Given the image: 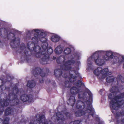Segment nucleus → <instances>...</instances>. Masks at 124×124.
Instances as JSON below:
<instances>
[{
    "instance_id": "f257e3e1",
    "label": "nucleus",
    "mask_w": 124,
    "mask_h": 124,
    "mask_svg": "<svg viewBox=\"0 0 124 124\" xmlns=\"http://www.w3.org/2000/svg\"><path fill=\"white\" fill-rule=\"evenodd\" d=\"M94 61L97 65L102 66L105 63V61H110L112 64H121L124 62V55L110 50H98L95 52L87 60L88 67L87 70L92 69V62Z\"/></svg>"
},
{
    "instance_id": "f03ea898",
    "label": "nucleus",
    "mask_w": 124,
    "mask_h": 124,
    "mask_svg": "<svg viewBox=\"0 0 124 124\" xmlns=\"http://www.w3.org/2000/svg\"><path fill=\"white\" fill-rule=\"evenodd\" d=\"M87 93L89 96L88 100H87L84 102L81 101H78L76 106L77 109L79 110L76 111L75 113V115L77 116H80L84 115L89 114L92 116L94 113V110L91 105L92 94L89 91H88L87 93H85L82 96H84L82 98L84 99L85 96V94Z\"/></svg>"
},
{
    "instance_id": "7ed1b4c3",
    "label": "nucleus",
    "mask_w": 124,
    "mask_h": 124,
    "mask_svg": "<svg viewBox=\"0 0 124 124\" xmlns=\"http://www.w3.org/2000/svg\"><path fill=\"white\" fill-rule=\"evenodd\" d=\"M118 88L115 86L113 87L110 89L111 93L108 94V97L111 100L110 107L112 110H116L120 106L124 107V92L120 93L119 91Z\"/></svg>"
},
{
    "instance_id": "20e7f679",
    "label": "nucleus",
    "mask_w": 124,
    "mask_h": 124,
    "mask_svg": "<svg viewBox=\"0 0 124 124\" xmlns=\"http://www.w3.org/2000/svg\"><path fill=\"white\" fill-rule=\"evenodd\" d=\"M81 54L80 53L78 52L74 53L73 54L69 56L68 58V60L64 62L65 61V58L63 57L64 59L63 62H62V70L63 69L66 70H71L70 71V77H69L70 81V82L74 81H75L76 77L73 76L72 74V72L75 73L77 76H79V74L78 71H76L71 70V68L70 65H73L75 62V60H80L81 58Z\"/></svg>"
},
{
    "instance_id": "39448f33",
    "label": "nucleus",
    "mask_w": 124,
    "mask_h": 124,
    "mask_svg": "<svg viewBox=\"0 0 124 124\" xmlns=\"http://www.w3.org/2000/svg\"><path fill=\"white\" fill-rule=\"evenodd\" d=\"M32 31L33 33L35 32L36 33L34 34V37L32 38L33 40L36 43L38 42L39 39L42 42V43L47 42V39L45 37L46 36L45 32H42L40 30L37 29H34Z\"/></svg>"
},
{
    "instance_id": "423d86ee",
    "label": "nucleus",
    "mask_w": 124,
    "mask_h": 124,
    "mask_svg": "<svg viewBox=\"0 0 124 124\" xmlns=\"http://www.w3.org/2000/svg\"><path fill=\"white\" fill-rule=\"evenodd\" d=\"M93 73L100 79L104 78L108 75L111 74V73L109 71L108 68L102 69L100 67H98L95 69L93 71Z\"/></svg>"
},
{
    "instance_id": "0eeeda50",
    "label": "nucleus",
    "mask_w": 124,
    "mask_h": 124,
    "mask_svg": "<svg viewBox=\"0 0 124 124\" xmlns=\"http://www.w3.org/2000/svg\"><path fill=\"white\" fill-rule=\"evenodd\" d=\"M32 42H28L27 45V48L30 51H33L35 52V54L36 56L37 57H40V54L39 52L40 51V47L38 46H36L35 47H34L35 44L34 43H36L32 39Z\"/></svg>"
},
{
    "instance_id": "6e6552de",
    "label": "nucleus",
    "mask_w": 124,
    "mask_h": 124,
    "mask_svg": "<svg viewBox=\"0 0 124 124\" xmlns=\"http://www.w3.org/2000/svg\"><path fill=\"white\" fill-rule=\"evenodd\" d=\"M106 81L108 83L112 82L113 85H116L121 83L124 82V79L121 75H119L117 78H114L113 76H110L107 77Z\"/></svg>"
},
{
    "instance_id": "1a4fd4ad",
    "label": "nucleus",
    "mask_w": 124,
    "mask_h": 124,
    "mask_svg": "<svg viewBox=\"0 0 124 124\" xmlns=\"http://www.w3.org/2000/svg\"><path fill=\"white\" fill-rule=\"evenodd\" d=\"M36 120L34 122L31 121L29 124H40V120L42 122V124H52L50 122L47 123L45 119V118L43 115L40 117L39 115H37L36 117Z\"/></svg>"
},
{
    "instance_id": "9d476101",
    "label": "nucleus",
    "mask_w": 124,
    "mask_h": 124,
    "mask_svg": "<svg viewBox=\"0 0 124 124\" xmlns=\"http://www.w3.org/2000/svg\"><path fill=\"white\" fill-rule=\"evenodd\" d=\"M83 85V83L80 81L77 82L75 85L77 86L78 88L73 86L71 88L70 90V93L72 94L75 95L80 92V90L78 87H80Z\"/></svg>"
},
{
    "instance_id": "9b49d317",
    "label": "nucleus",
    "mask_w": 124,
    "mask_h": 124,
    "mask_svg": "<svg viewBox=\"0 0 124 124\" xmlns=\"http://www.w3.org/2000/svg\"><path fill=\"white\" fill-rule=\"evenodd\" d=\"M48 45V44L47 42H45L44 43H41V45L42 48L41 49V53H40V51H39V52L40 54V57L42 55H43L45 54L46 53V50L47 48Z\"/></svg>"
},
{
    "instance_id": "f8f14e48",
    "label": "nucleus",
    "mask_w": 124,
    "mask_h": 124,
    "mask_svg": "<svg viewBox=\"0 0 124 124\" xmlns=\"http://www.w3.org/2000/svg\"><path fill=\"white\" fill-rule=\"evenodd\" d=\"M20 99L23 101L25 102L28 101L29 102H31L32 101V97L29 98L26 94H24L22 95L20 97Z\"/></svg>"
},
{
    "instance_id": "ddd939ff",
    "label": "nucleus",
    "mask_w": 124,
    "mask_h": 124,
    "mask_svg": "<svg viewBox=\"0 0 124 124\" xmlns=\"http://www.w3.org/2000/svg\"><path fill=\"white\" fill-rule=\"evenodd\" d=\"M16 112V111L15 109L8 108L5 111V114L6 115H8L10 114L15 113Z\"/></svg>"
},
{
    "instance_id": "4468645a",
    "label": "nucleus",
    "mask_w": 124,
    "mask_h": 124,
    "mask_svg": "<svg viewBox=\"0 0 124 124\" xmlns=\"http://www.w3.org/2000/svg\"><path fill=\"white\" fill-rule=\"evenodd\" d=\"M60 37L57 34H54L51 37V41L54 42H58L60 40Z\"/></svg>"
},
{
    "instance_id": "2eb2a0df",
    "label": "nucleus",
    "mask_w": 124,
    "mask_h": 124,
    "mask_svg": "<svg viewBox=\"0 0 124 124\" xmlns=\"http://www.w3.org/2000/svg\"><path fill=\"white\" fill-rule=\"evenodd\" d=\"M0 104L2 107L6 106L9 104H10V101L8 99H7L6 100L1 99L0 100Z\"/></svg>"
},
{
    "instance_id": "dca6fc26",
    "label": "nucleus",
    "mask_w": 124,
    "mask_h": 124,
    "mask_svg": "<svg viewBox=\"0 0 124 124\" xmlns=\"http://www.w3.org/2000/svg\"><path fill=\"white\" fill-rule=\"evenodd\" d=\"M54 73L57 78L59 80L61 79L62 73V70L61 69L55 70L54 71Z\"/></svg>"
},
{
    "instance_id": "f3484780",
    "label": "nucleus",
    "mask_w": 124,
    "mask_h": 124,
    "mask_svg": "<svg viewBox=\"0 0 124 124\" xmlns=\"http://www.w3.org/2000/svg\"><path fill=\"white\" fill-rule=\"evenodd\" d=\"M75 100L74 96H71L69 99L67 101V102L68 104L73 106L75 104Z\"/></svg>"
},
{
    "instance_id": "a211bd4d",
    "label": "nucleus",
    "mask_w": 124,
    "mask_h": 124,
    "mask_svg": "<svg viewBox=\"0 0 124 124\" xmlns=\"http://www.w3.org/2000/svg\"><path fill=\"white\" fill-rule=\"evenodd\" d=\"M14 95V98L12 101H10V105H16L19 102V100L17 98V96L14 94L13 95Z\"/></svg>"
},
{
    "instance_id": "6ab92c4d",
    "label": "nucleus",
    "mask_w": 124,
    "mask_h": 124,
    "mask_svg": "<svg viewBox=\"0 0 124 124\" xmlns=\"http://www.w3.org/2000/svg\"><path fill=\"white\" fill-rule=\"evenodd\" d=\"M49 56L48 55H44L43 57L40 61V63L42 64H45L49 60Z\"/></svg>"
},
{
    "instance_id": "aec40b11",
    "label": "nucleus",
    "mask_w": 124,
    "mask_h": 124,
    "mask_svg": "<svg viewBox=\"0 0 124 124\" xmlns=\"http://www.w3.org/2000/svg\"><path fill=\"white\" fill-rule=\"evenodd\" d=\"M54 51L57 54H59L62 52V46L61 45L57 46L55 49Z\"/></svg>"
},
{
    "instance_id": "412c9836",
    "label": "nucleus",
    "mask_w": 124,
    "mask_h": 124,
    "mask_svg": "<svg viewBox=\"0 0 124 124\" xmlns=\"http://www.w3.org/2000/svg\"><path fill=\"white\" fill-rule=\"evenodd\" d=\"M116 116L117 117H121V123L122 124H124V111H122L119 113H117L116 114Z\"/></svg>"
},
{
    "instance_id": "4be33fe9",
    "label": "nucleus",
    "mask_w": 124,
    "mask_h": 124,
    "mask_svg": "<svg viewBox=\"0 0 124 124\" xmlns=\"http://www.w3.org/2000/svg\"><path fill=\"white\" fill-rule=\"evenodd\" d=\"M20 42V39L19 38H16L15 39H13L12 40V41L10 43V45L11 46H13V44L16 45H18Z\"/></svg>"
},
{
    "instance_id": "5701e85b",
    "label": "nucleus",
    "mask_w": 124,
    "mask_h": 124,
    "mask_svg": "<svg viewBox=\"0 0 124 124\" xmlns=\"http://www.w3.org/2000/svg\"><path fill=\"white\" fill-rule=\"evenodd\" d=\"M35 83L33 80L29 81L27 83V86L30 88H32L34 87L35 85Z\"/></svg>"
},
{
    "instance_id": "b1692460",
    "label": "nucleus",
    "mask_w": 124,
    "mask_h": 124,
    "mask_svg": "<svg viewBox=\"0 0 124 124\" xmlns=\"http://www.w3.org/2000/svg\"><path fill=\"white\" fill-rule=\"evenodd\" d=\"M71 49L69 48H66L64 50L63 53L66 55L70 54L71 52Z\"/></svg>"
},
{
    "instance_id": "393cba45",
    "label": "nucleus",
    "mask_w": 124,
    "mask_h": 124,
    "mask_svg": "<svg viewBox=\"0 0 124 124\" xmlns=\"http://www.w3.org/2000/svg\"><path fill=\"white\" fill-rule=\"evenodd\" d=\"M57 63L58 64H61L62 62V56L61 55L58 57L56 59Z\"/></svg>"
},
{
    "instance_id": "a878e982",
    "label": "nucleus",
    "mask_w": 124,
    "mask_h": 124,
    "mask_svg": "<svg viewBox=\"0 0 124 124\" xmlns=\"http://www.w3.org/2000/svg\"><path fill=\"white\" fill-rule=\"evenodd\" d=\"M80 122V121L79 120H77L74 122H71L69 124H79Z\"/></svg>"
},
{
    "instance_id": "bb28decb",
    "label": "nucleus",
    "mask_w": 124,
    "mask_h": 124,
    "mask_svg": "<svg viewBox=\"0 0 124 124\" xmlns=\"http://www.w3.org/2000/svg\"><path fill=\"white\" fill-rule=\"evenodd\" d=\"M56 116L58 118V119L59 120L62 119V115L61 114H60V112H58L56 113Z\"/></svg>"
},
{
    "instance_id": "cd10ccee",
    "label": "nucleus",
    "mask_w": 124,
    "mask_h": 124,
    "mask_svg": "<svg viewBox=\"0 0 124 124\" xmlns=\"http://www.w3.org/2000/svg\"><path fill=\"white\" fill-rule=\"evenodd\" d=\"M9 118H8L6 117L5 118L3 124H9L8 123V122L9 120Z\"/></svg>"
},
{
    "instance_id": "c85d7f7f",
    "label": "nucleus",
    "mask_w": 124,
    "mask_h": 124,
    "mask_svg": "<svg viewBox=\"0 0 124 124\" xmlns=\"http://www.w3.org/2000/svg\"><path fill=\"white\" fill-rule=\"evenodd\" d=\"M53 52L52 49L50 48L48 49L47 51V53L49 54H51Z\"/></svg>"
},
{
    "instance_id": "c756f323",
    "label": "nucleus",
    "mask_w": 124,
    "mask_h": 124,
    "mask_svg": "<svg viewBox=\"0 0 124 124\" xmlns=\"http://www.w3.org/2000/svg\"><path fill=\"white\" fill-rule=\"evenodd\" d=\"M13 90L14 93H17L18 92V89L16 87L15 88H14Z\"/></svg>"
},
{
    "instance_id": "7c9ffc66",
    "label": "nucleus",
    "mask_w": 124,
    "mask_h": 124,
    "mask_svg": "<svg viewBox=\"0 0 124 124\" xmlns=\"http://www.w3.org/2000/svg\"><path fill=\"white\" fill-rule=\"evenodd\" d=\"M4 111V109L3 107H0V115H1Z\"/></svg>"
},
{
    "instance_id": "2f4dec72",
    "label": "nucleus",
    "mask_w": 124,
    "mask_h": 124,
    "mask_svg": "<svg viewBox=\"0 0 124 124\" xmlns=\"http://www.w3.org/2000/svg\"><path fill=\"white\" fill-rule=\"evenodd\" d=\"M75 62L76 64L78 66H79L80 64V62L79 61H76Z\"/></svg>"
},
{
    "instance_id": "473e14b6",
    "label": "nucleus",
    "mask_w": 124,
    "mask_h": 124,
    "mask_svg": "<svg viewBox=\"0 0 124 124\" xmlns=\"http://www.w3.org/2000/svg\"><path fill=\"white\" fill-rule=\"evenodd\" d=\"M4 121H3L2 119L0 118V124H3Z\"/></svg>"
},
{
    "instance_id": "72a5a7b5",
    "label": "nucleus",
    "mask_w": 124,
    "mask_h": 124,
    "mask_svg": "<svg viewBox=\"0 0 124 124\" xmlns=\"http://www.w3.org/2000/svg\"><path fill=\"white\" fill-rule=\"evenodd\" d=\"M39 82L41 83H42L44 82V80L42 78L40 79Z\"/></svg>"
},
{
    "instance_id": "f704fd0d",
    "label": "nucleus",
    "mask_w": 124,
    "mask_h": 124,
    "mask_svg": "<svg viewBox=\"0 0 124 124\" xmlns=\"http://www.w3.org/2000/svg\"><path fill=\"white\" fill-rule=\"evenodd\" d=\"M45 74L44 73H43L42 74L41 73V74H40V75L42 77H43L45 76Z\"/></svg>"
},
{
    "instance_id": "c9c22d12",
    "label": "nucleus",
    "mask_w": 124,
    "mask_h": 124,
    "mask_svg": "<svg viewBox=\"0 0 124 124\" xmlns=\"http://www.w3.org/2000/svg\"><path fill=\"white\" fill-rule=\"evenodd\" d=\"M104 124V123L102 121H100L99 123V124Z\"/></svg>"
},
{
    "instance_id": "e433bc0d",
    "label": "nucleus",
    "mask_w": 124,
    "mask_h": 124,
    "mask_svg": "<svg viewBox=\"0 0 124 124\" xmlns=\"http://www.w3.org/2000/svg\"><path fill=\"white\" fill-rule=\"evenodd\" d=\"M78 98H79V99H81V98H81V97H80V95L79 94H78Z\"/></svg>"
},
{
    "instance_id": "4c0bfd02",
    "label": "nucleus",
    "mask_w": 124,
    "mask_h": 124,
    "mask_svg": "<svg viewBox=\"0 0 124 124\" xmlns=\"http://www.w3.org/2000/svg\"><path fill=\"white\" fill-rule=\"evenodd\" d=\"M38 72H39V71H41V70L39 68H38Z\"/></svg>"
},
{
    "instance_id": "58836bf2",
    "label": "nucleus",
    "mask_w": 124,
    "mask_h": 124,
    "mask_svg": "<svg viewBox=\"0 0 124 124\" xmlns=\"http://www.w3.org/2000/svg\"><path fill=\"white\" fill-rule=\"evenodd\" d=\"M53 59L54 60L55 59H56V57H55L54 56L53 57Z\"/></svg>"
},
{
    "instance_id": "ea45409f",
    "label": "nucleus",
    "mask_w": 124,
    "mask_h": 124,
    "mask_svg": "<svg viewBox=\"0 0 124 124\" xmlns=\"http://www.w3.org/2000/svg\"><path fill=\"white\" fill-rule=\"evenodd\" d=\"M62 44L64 43H65V41H64L63 40H62Z\"/></svg>"
},
{
    "instance_id": "a19ab883",
    "label": "nucleus",
    "mask_w": 124,
    "mask_h": 124,
    "mask_svg": "<svg viewBox=\"0 0 124 124\" xmlns=\"http://www.w3.org/2000/svg\"><path fill=\"white\" fill-rule=\"evenodd\" d=\"M123 67L124 69V63L123 64Z\"/></svg>"
},
{
    "instance_id": "79ce46f5",
    "label": "nucleus",
    "mask_w": 124,
    "mask_h": 124,
    "mask_svg": "<svg viewBox=\"0 0 124 124\" xmlns=\"http://www.w3.org/2000/svg\"><path fill=\"white\" fill-rule=\"evenodd\" d=\"M79 68H78V70H79Z\"/></svg>"
},
{
    "instance_id": "37998d69",
    "label": "nucleus",
    "mask_w": 124,
    "mask_h": 124,
    "mask_svg": "<svg viewBox=\"0 0 124 124\" xmlns=\"http://www.w3.org/2000/svg\"><path fill=\"white\" fill-rule=\"evenodd\" d=\"M25 54H26V52H25Z\"/></svg>"
}]
</instances>
